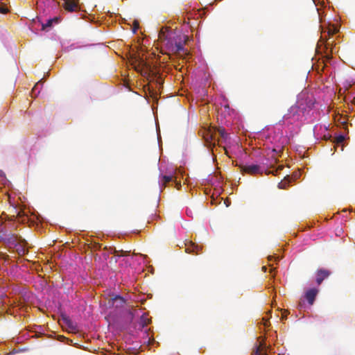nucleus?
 I'll return each mask as SVG.
<instances>
[{
  "instance_id": "nucleus-1",
  "label": "nucleus",
  "mask_w": 355,
  "mask_h": 355,
  "mask_svg": "<svg viewBox=\"0 0 355 355\" xmlns=\"http://www.w3.org/2000/svg\"><path fill=\"white\" fill-rule=\"evenodd\" d=\"M283 166H279L277 168L275 171H266L263 167L261 166L258 164H249V165H240L239 168L242 173H247L250 175H261L263 172L266 174L272 173L276 175L277 173L279 170H282L283 168Z\"/></svg>"
},
{
  "instance_id": "nucleus-2",
  "label": "nucleus",
  "mask_w": 355,
  "mask_h": 355,
  "mask_svg": "<svg viewBox=\"0 0 355 355\" xmlns=\"http://www.w3.org/2000/svg\"><path fill=\"white\" fill-rule=\"evenodd\" d=\"M168 51L173 53H180L181 52L187 54V50L184 49L183 44L182 42V38L180 35H178L176 33L174 34L172 40L167 42L165 46Z\"/></svg>"
},
{
  "instance_id": "nucleus-3",
  "label": "nucleus",
  "mask_w": 355,
  "mask_h": 355,
  "mask_svg": "<svg viewBox=\"0 0 355 355\" xmlns=\"http://www.w3.org/2000/svg\"><path fill=\"white\" fill-rule=\"evenodd\" d=\"M303 96L300 95L297 102L295 105H292L288 110V113L284 116V119H288L291 118H293L295 120L298 119L300 111H302L306 109V107L303 103Z\"/></svg>"
},
{
  "instance_id": "nucleus-4",
  "label": "nucleus",
  "mask_w": 355,
  "mask_h": 355,
  "mask_svg": "<svg viewBox=\"0 0 355 355\" xmlns=\"http://www.w3.org/2000/svg\"><path fill=\"white\" fill-rule=\"evenodd\" d=\"M135 68L144 77L149 76L151 72V67L141 58L137 60Z\"/></svg>"
},
{
  "instance_id": "nucleus-5",
  "label": "nucleus",
  "mask_w": 355,
  "mask_h": 355,
  "mask_svg": "<svg viewBox=\"0 0 355 355\" xmlns=\"http://www.w3.org/2000/svg\"><path fill=\"white\" fill-rule=\"evenodd\" d=\"M19 241L24 242V239L21 236L12 233H7L5 244L9 245L10 248H12Z\"/></svg>"
},
{
  "instance_id": "nucleus-6",
  "label": "nucleus",
  "mask_w": 355,
  "mask_h": 355,
  "mask_svg": "<svg viewBox=\"0 0 355 355\" xmlns=\"http://www.w3.org/2000/svg\"><path fill=\"white\" fill-rule=\"evenodd\" d=\"M338 30L336 27L333 26L332 27H329L327 28V31H322V35H321V40H325V46L326 48L328 47L329 45V42H328V40L330 39V37L338 33Z\"/></svg>"
},
{
  "instance_id": "nucleus-7",
  "label": "nucleus",
  "mask_w": 355,
  "mask_h": 355,
  "mask_svg": "<svg viewBox=\"0 0 355 355\" xmlns=\"http://www.w3.org/2000/svg\"><path fill=\"white\" fill-rule=\"evenodd\" d=\"M173 181L175 182L177 188L179 189V187H181V184H180V183L177 182L176 178L174 177L173 175H162L159 180V184H160V187L162 188V187H165L168 183H169L171 182H173Z\"/></svg>"
},
{
  "instance_id": "nucleus-8",
  "label": "nucleus",
  "mask_w": 355,
  "mask_h": 355,
  "mask_svg": "<svg viewBox=\"0 0 355 355\" xmlns=\"http://www.w3.org/2000/svg\"><path fill=\"white\" fill-rule=\"evenodd\" d=\"M185 251L187 253H191L193 254H198L202 251V246H199L192 242H189L185 244Z\"/></svg>"
},
{
  "instance_id": "nucleus-9",
  "label": "nucleus",
  "mask_w": 355,
  "mask_h": 355,
  "mask_svg": "<svg viewBox=\"0 0 355 355\" xmlns=\"http://www.w3.org/2000/svg\"><path fill=\"white\" fill-rule=\"evenodd\" d=\"M26 245H27V242L24 239V242H21V241H19L13 247L15 248L16 252L19 256H24V254H26L28 252V250L26 248Z\"/></svg>"
},
{
  "instance_id": "nucleus-10",
  "label": "nucleus",
  "mask_w": 355,
  "mask_h": 355,
  "mask_svg": "<svg viewBox=\"0 0 355 355\" xmlns=\"http://www.w3.org/2000/svg\"><path fill=\"white\" fill-rule=\"evenodd\" d=\"M64 1V8L65 10L73 12L79 8V0H63Z\"/></svg>"
},
{
  "instance_id": "nucleus-11",
  "label": "nucleus",
  "mask_w": 355,
  "mask_h": 355,
  "mask_svg": "<svg viewBox=\"0 0 355 355\" xmlns=\"http://www.w3.org/2000/svg\"><path fill=\"white\" fill-rule=\"evenodd\" d=\"M331 275V272L327 269H319L316 272V283L320 285L322 281Z\"/></svg>"
},
{
  "instance_id": "nucleus-12",
  "label": "nucleus",
  "mask_w": 355,
  "mask_h": 355,
  "mask_svg": "<svg viewBox=\"0 0 355 355\" xmlns=\"http://www.w3.org/2000/svg\"><path fill=\"white\" fill-rule=\"evenodd\" d=\"M318 293V291L316 288H311L306 292L305 297L309 304L312 305L313 304Z\"/></svg>"
},
{
  "instance_id": "nucleus-13",
  "label": "nucleus",
  "mask_w": 355,
  "mask_h": 355,
  "mask_svg": "<svg viewBox=\"0 0 355 355\" xmlns=\"http://www.w3.org/2000/svg\"><path fill=\"white\" fill-rule=\"evenodd\" d=\"M171 28L168 27H162L159 32L158 40L163 44L166 40Z\"/></svg>"
},
{
  "instance_id": "nucleus-14",
  "label": "nucleus",
  "mask_w": 355,
  "mask_h": 355,
  "mask_svg": "<svg viewBox=\"0 0 355 355\" xmlns=\"http://www.w3.org/2000/svg\"><path fill=\"white\" fill-rule=\"evenodd\" d=\"M59 18L58 17H54L53 19H49L46 21V23H43L42 24V30L44 31L46 30L48 28H51L53 26V23H58Z\"/></svg>"
},
{
  "instance_id": "nucleus-15",
  "label": "nucleus",
  "mask_w": 355,
  "mask_h": 355,
  "mask_svg": "<svg viewBox=\"0 0 355 355\" xmlns=\"http://www.w3.org/2000/svg\"><path fill=\"white\" fill-rule=\"evenodd\" d=\"M62 320L67 327L71 329H76V326L73 324V322L67 316H63Z\"/></svg>"
},
{
  "instance_id": "nucleus-16",
  "label": "nucleus",
  "mask_w": 355,
  "mask_h": 355,
  "mask_svg": "<svg viewBox=\"0 0 355 355\" xmlns=\"http://www.w3.org/2000/svg\"><path fill=\"white\" fill-rule=\"evenodd\" d=\"M7 231L3 230V228L0 227V241L5 243V239L7 237Z\"/></svg>"
},
{
  "instance_id": "nucleus-17",
  "label": "nucleus",
  "mask_w": 355,
  "mask_h": 355,
  "mask_svg": "<svg viewBox=\"0 0 355 355\" xmlns=\"http://www.w3.org/2000/svg\"><path fill=\"white\" fill-rule=\"evenodd\" d=\"M175 33V32H174L172 30H171V31H169V33L168 34V36H167L166 40L164 41V42L163 44L164 46H166V44H167V42H168V41H170V40L173 39V37L174 36Z\"/></svg>"
},
{
  "instance_id": "nucleus-18",
  "label": "nucleus",
  "mask_w": 355,
  "mask_h": 355,
  "mask_svg": "<svg viewBox=\"0 0 355 355\" xmlns=\"http://www.w3.org/2000/svg\"><path fill=\"white\" fill-rule=\"evenodd\" d=\"M304 94L303 96V101L305 100L306 101V106L308 107H311V106H313V102L311 99H309L308 101H307V99L306 98H309V96H306V98H305V96L306 94H302L301 95Z\"/></svg>"
},
{
  "instance_id": "nucleus-19",
  "label": "nucleus",
  "mask_w": 355,
  "mask_h": 355,
  "mask_svg": "<svg viewBox=\"0 0 355 355\" xmlns=\"http://www.w3.org/2000/svg\"><path fill=\"white\" fill-rule=\"evenodd\" d=\"M140 321H141L142 327H144L145 326H146L148 324V321H149V320L145 315H143L140 318Z\"/></svg>"
},
{
  "instance_id": "nucleus-20",
  "label": "nucleus",
  "mask_w": 355,
  "mask_h": 355,
  "mask_svg": "<svg viewBox=\"0 0 355 355\" xmlns=\"http://www.w3.org/2000/svg\"><path fill=\"white\" fill-rule=\"evenodd\" d=\"M0 259L3 260L4 262H6L7 261L9 260V255L3 254V253H1L0 254Z\"/></svg>"
},
{
  "instance_id": "nucleus-21",
  "label": "nucleus",
  "mask_w": 355,
  "mask_h": 355,
  "mask_svg": "<svg viewBox=\"0 0 355 355\" xmlns=\"http://www.w3.org/2000/svg\"><path fill=\"white\" fill-rule=\"evenodd\" d=\"M345 140V137L343 135H339L336 138V142L337 144H340Z\"/></svg>"
},
{
  "instance_id": "nucleus-22",
  "label": "nucleus",
  "mask_w": 355,
  "mask_h": 355,
  "mask_svg": "<svg viewBox=\"0 0 355 355\" xmlns=\"http://www.w3.org/2000/svg\"><path fill=\"white\" fill-rule=\"evenodd\" d=\"M112 300L114 301L119 300L121 305L125 302L123 298L119 295H116Z\"/></svg>"
},
{
  "instance_id": "nucleus-23",
  "label": "nucleus",
  "mask_w": 355,
  "mask_h": 355,
  "mask_svg": "<svg viewBox=\"0 0 355 355\" xmlns=\"http://www.w3.org/2000/svg\"><path fill=\"white\" fill-rule=\"evenodd\" d=\"M139 22H138L137 21H136V20H135V21H134V26H133V28H132V31H133L134 33H136L137 30V29H138V28H139Z\"/></svg>"
},
{
  "instance_id": "nucleus-24",
  "label": "nucleus",
  "mask_w": 355,
  "mask_h": 355,
  "mask_svg": "<svg viewBox=\"0 0 355 355\" xmlns=\"http://www.w3.org/2000/svg\"><path fill=\"white\" fill-rule=\"evenodd\" d=\"M8 12V9L6 6H0V12L6 14Z\"/></svg>"
},
{
  "instance_id": "nucleus-25",
  "label": "nucleus",
  "mask_w": 355,
  "mask_h": 355,
  "mask_svg": "<svg viewBox=\"0 0 355 355\" xmlns=\"http://www.w3.org/2000/svg\"><path fill=\"white\" fill-rule=\"evenodd\" d=\"M42 85V83H41V81H39L38 83H37L35 85V86H34V87L33 88V89H32V92H35L38 89L39 86H40V85Z\"/></svg>"
},
{
  "instance_id": "nucleus-26",
  "label": "nucleus",
  "mask_w": 355,
  "mask_h": 355,
  "mask_svg": "<svg viewBox=\"0 0 355 355\" xmlns=\"http://www.w3.org/2000/svg\"><path fill=\"white\" fill-rule=\"evenodd\" d=\"M218 132H219L220 135L223 138H225V137H227V134L225 133V130H224V129H220V130H218Z\"/></svg>"
},
{
  "instance_id": "nucleus-27",
  "label": "nucleus",
  "mask_w": 355,
  "mask_h": 355,
  "mask_svg": "<svg viewBox=\"0 0 355 355\" xmlns=\"http://www.w3.org/2000/svg\"><path fill=\"white\" fill-rule=\"evenodd\" d=\"M17 216H18V218H20L25 216V214H24V211L22 210H20L17 213Z\"/></svg>"
},
{
  "instance_id": "nucleus-28",
  "label": "nucleus",
  "mask_w": 355,
  "mask_h": 355,
  "mask_svg": "<svg viewBox=\"0 0 355 355\" xmlns=\"http://www.w3.org/2000/svg\"><path fill=\"white\" fill-rule=\"evenodd\" d=\"M285 184H286L285 182H281L279 183L278 187L280 189H284V188H285Z\"/></svg>"
},
{
  "instance_id": "nucleus-29",
  "label": "nucleus",
  "mask_w": 355,
  "mask_h": 355,
  "mask_svg": "<svg viewBox=\"0 0 355 355\" xmlns=\"http://www.w3.org/2000/svg\"><path fill=\"white\" fill-rule=\"evenodd\" d=\"M259 352H260V347H257L255 350L254 351V353L255 355H259Z\"/></svg>"
},
{
  "instance_id": "nucleus-30",
  "label": "nucleus",
  "mask_w": 355,
  "mask_h": 355,
  "mask_svg": "<svg viewBox=\"0 0 355 355\" xmlns=\"http://www.w3.org/2000/svg\"><path fill=\"white\" fill-rule=\"evenodd\" d=\"M341 123L343 124V125H347V122H346L345 119H343V121H341Z\"/></svg>"
},
{
  "instance_id": "nucleus-31",
  "label": "nucleus",
  "mask_w": 355,
  "mask_h": 355,
  "mask_svg": "<svg viewBox=\"0 0 355 355\" xmlns=\"http://www.w3.org/2000/svg\"><path fill=\"white\" fill-rule=\"evenodd\" d=\"M273 259H275V257H272V256L268 257V259H269V261H271V260H272Z\"/></svg>"
},
{
  "instance_id": "nucleus-32",
  "label": "nucleus",
  "mask_w": 355,
  "mask_h": 355,
  "mask_svg": "<svg viewBox=\"0 0 355 355\" xmlns=\"http://www.w3.org/2000/svg\"><path fill=\"white\" fill-rule=\"evenodd\" d=\"M262 269H263V270L266 271V266H263Z\"/></svg>"
},
{
  "instance_id": "nucleus-33",
  "label": "nucleus",
  "mask_w": 355,
  "mask_h": 355,
  "mask_svg": "<svg viewBox=\"0 0 355 355\" xmlns=\"http://www.w3.org/2000/svg\"><path fill=\"white\" fill-rule=\"evenodd\" d=\"M273 270H275V268L271 269L270 272H272Z\"/></svg>"
}]
</instances>
